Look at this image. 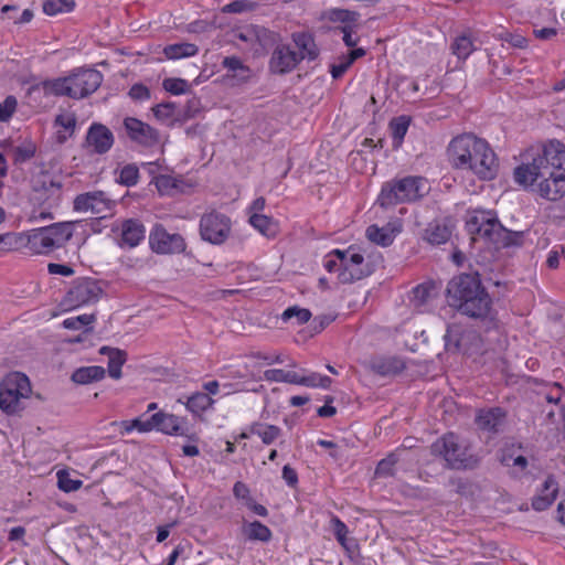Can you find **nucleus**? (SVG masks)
Here are the masks:
<instances>
[{"label":"nucleus","instance_id":"1","mask_svg":"<svg viewBox=\"0 0 565 565\" xmlns=\"http://www.w3.org/2000/svg\"><path fill=\"white\" fill-rule=\"evenodd\" d=\"M514 180L548 201L562 199L565 195V146L548 141L531 162L515 168Z\"/></svg>","mask_w":565,"mask_h":565},{"label":"nucleus","instance_id":"2","mask_svg":"<svg viewBox=\"0 0 565 565\" xmlns=\"http://www.w3.org/2000/svg\"><path fill=\"white\" fill-rule=\"evenodd\" d=\"M447 157L455 169L471 171L481 180H492L498 173V158L489 142L470 132L450 140Z\"/></svg>","mask_w":565,"mask_h":565},{"label":"nucleus","instance_id":"3","mask_svg":"<svg viewBox=\"0 0 565 565\" xmlns=\"http://www.w3.org/2000/svg\"><path fill=\"white\" fill-rule=\"evenodd\" d=\"M446 291L449 306L462 315L475 319H492V300L477 273L454 277Z\"/></svg>","mask_w":565,"mask_h":565},{"label":"nucleus","instance_id":"4","mask_svg":"<svg viewBox=\"0 0 565 565\" xmlns=\"http://www.w3.org/2000/svg\"><path fill=\"white\" fill-rule=\"evenodd\" d=\"M430 449L431 454L441 457L450 469L472 470L480 462V457L471 450L470 445L454 433L438 438Z\"/></svg>","mask_w":565,"mask_h":565},{"label":"nucleus","instance_id":"5","mask_svg":"<svg viewBox=\"0 0 565 565\" xmlns=\"http://www.w3.org/2000/svg\"><path fill=\"white\" fill-rule=\"evenodd\" d=\"M426 185V179L415 175L391 180L382 185L377 203L382 207H390L399 203L416 201L425 194Z\"/></svg>","mask_w":565,"mask_h":565},{"label":"nucleus","instance_id":"6","mask_svg":"<svg viewBox=\"0 0 565 565\" xmlns=\"http://www.w3.org/2000/svg\"><path fill=\"white\" fill-rule=\"evenodd\" d=\"M31 393L29 377L21 372H10L0 382V409L9 416L21 414Z\"/></svg>","mask_w":565,"mask_h":565},{"label":"nucleus","instance_id":"7","mask_svg":"<svg viewBox=\"0 0 565 565\" xmlns=\"http://www.w3.org/2000/svg\"><path fill=\"white\" fill-rule=\"evenodd\" d=\"M73 236V223H55L33 230L29 234V249L34 254H49L62 248Z\"/></svg>","mask_w":565,"mask_h":565},{"label":"nucleus","instance_id":"8","mask_svg":"<svg viewBox=\"0 0 565 565\" xmlns=\"http://www.w3.org/2000/svg\"><path fill=\"white\" fill-rule=\"evenodd\" d=\"M466 226L473 241L483 239L495 246L501 239L500 237L505 235V227L492 211H473L467 220Z\"/></svg>","mask_w":565,"mask_h":565},{"label":"nucleus","instance_id":"9","mask_svg":"<svg viewBox=\"0 0 565 565\" xmlns=\"http://www.w3.org/2000/svg\"><path fill=\"white\" fill-rule=\"evenodd\" d=\"M333 255L340 260L341 270L338 278L342 284H351L372 274V268L364 263L363 255L353 249H334Z\"/></svg>","mask_w":565,"mask_h":565},{"label":"nucleus","instance_id":"10","mask_svg":"<svg viewBox=\"0 0 565 565\" xmlns=\"http://www.w3.org/2000/svg\"><path fill=\"white\" fill-rule=\"evenodd\" d=\"M68 82L71 98L83 99L98 89L102 85L103 74L90 67H77L70 72Z\"/></svg>","mask_w":565,"mask_h":565},{"label":"nucleus","instance_id":"11","mask_svg":"<svg viewBox=\"0 0 565 565\" xmlns=\"http://www.w3.org/2000/svg\"><path fill=\"white\" fill-rule=\"evenodd\" d=\"M231 233V220L218 212L204 214L200 220V235L202 239L220 245L224 243Z\"/></svg>","mask_w":565,"mask_h":565},{"label":"nucleus","instance_id":"12","mask_svg":"<svg viewBox=\"0 0 565 565\" xmlns=\"http://www.w3.org/2000/svg\"><path fill=\"white\" fill-rule=\"evenodd\" d=\"M115 201L110 200L103 191H92L76 195L73 209L79 213H90L99 217L111 214Z\"/></svg>","mask_w":565,"mask_h":565},{"label":"nucleus","instance_id":"13","mask_svg":"<svg viewBox=\"0 0 565 565\" xmlns=\"http://www.w3.org/2000/svg\"><path fill=\"white\" fill-rule=\"evenodd\" d=\"M149 244L157 254H179L185 250L184 238L178 233H169L161 224H157L149 234Z\"/></svg>","mask_w":565,"mask_h":565},{"label":"nucleus","instance_id":"14","mask_svg":"<svg viewBox=\"0 0 565 565\" xmlns=\"http://www.w3.org/2000/svg\"><path fill=\"white\" fill-rule=\"evenodd\" d=\"M124 128L129 139L141 147L152 148L160 141V134L156 128L135 117H126Z\"/></svg>","mask_w":565,"mask_h":565},{"label":"nucleus","instance_id":"15","mask_svg":"<svg viewBox=\"0 0 565 565\" xmlns=\"http://www.w3.org/2000/svg\"><path fill=\"white\" fill-rule=\"evenodd\" d=\"M102 289L93 279H82L76 281L68 290L65 297V303L70 307H79L87 303L96 302Z\"/></svg>","mask_w":565,"mask_h":565},{"label":"nucleus","instance_id":"16","mask_svg":"<svg viewBox=\"0 0 565 565\" xmlns=\"http://www.w3.org/2000/svg\"><path fill=\"white\" fill-rule=\"evenodd\" d=\"M85 142L87 147L92 148L93 152L104 154L114 146L115 137L108 127L94 122L87 130Z\"/></svg>","mask_w":565,"mask_h":565},{"label":"nucleus","instance_id":"17","mask_svg":"<svg viewBox=\"0 0 565 565\" xmlns=\"http://www.w3.org/2000/svg\"><path fill=\"white\" fill-rule=\"evenodd\" d=\"M151 430L156 429L168 435H184L183 420L173 415L158 412L150 416Z\"/></svg>","mask_w":565,"mask_h":565},{"label":"nucleus","instance_id":"18","mask_svg":"<svg viewBox=\"0 0 565 565\" xmlns=\"http://www.w3.org/2000/svg\"><path fill=\"white\" fill-rule=\"evenodd\" d=\"M300 62L298 53L288 45H279L273 53L270 65L277 73H288Z\"/></svg>","mask_w":565,"mask_h":565},{"label":"nucleus","instance_id":"19","mask_svg":"<svg viewBox=\"0 0 565 565\" xmlns=\"http://www.w3.org/2000/svg\"><path fill=\"white\" fill-rule=\"evenodd\" d=\"M436 296L435 282L426 281L413 288L409 301L417 311L424 312Z\"/></svg>","mask_w":565,"mask_h":565},{"label":"nucleus","instance_id":"20","mask_svg":"<svg viewBox=\"0 0 565 565\" xmlns=\"http://www.w3.org/2000/svg\"><path fill=\"white\" fill-rule=\"evenodd\" d=\"M146 228L139 220L129 218L121 224V246L136 247L143 241Z\"/></svg>","mask_w":565,"mask_h":565},{"label":"nucleus","instance_id":"21","mask_svg":"<svg viewBox=\"0 0 565 565\" xmlns=\"http://www.w3.org/2000/svg\"><path fill=\"white\" fill-rule=\"evenodd\" d=\"M31 90H42L44 96H66L71 98L68 76L45 79L31 86Z\"/></svg>","mask_w":565,"mask_h":565},{"label":"nucleus","instance_id":"22","mask_svg":"<svg viewBox=\"0 0 565 565\" xmlns=\"http://www.w3.org/2000/svg\"><path fill=\"white\" fill-rule=\"evenodd\" d=\"M558 493V484L554 477L548 476L539 494L532 500V508L536 511H544L553 504Z\"/></svg>","mask_w":565,"mask_h":565},{"label":"nucleus","instance_id":"23","mask_svg":"<svg viewBox=\"0 0 565 565\" xmlns=\"http://www.w3.org/2000/svg\"><path fill=\"white\" fill-rule=\"evenodd\" d=\"M292 40L298 49V57L300 61H315L319 56V49L311 34L298 32L292 34Z\"/></svg>","mask_w":565,"mask_h":565},{"label":"nucleus","instance_id":"24","mask_svg":"<svg viewBox=\"0 0 565 565\" xmlns=\"http://www.w3.org/2000/svg\"><path fill=\"white\" fill-rule=\"evenodd\" d=\"M366 51L362 47H356L348 54H342L338 57L337 62L330 65V73L333 79L341 78L351 65L360 57H363Z\"/></svg>","mask_w":565,"mask_h":565},{"label":"nucleus","instance_id":"25","mask_svg":"<svg viewBox=\"0 0 565 565\" xmlns=\"http://www.w3.org/2000/svg\"><path fill=\"white\" fill-rule=\"evenodd\" d=\"M266 29L257 25H247L236 32L235 38L246 43L252 50L257 52L264 46L263 38L266 35Z\"/></svg>","mask_w":565,"mask_h":565},{"label":"nucleus","instance_id":"26","mask_svg":"<svg viewBox=\"0 0 565 565\" xmlns=\"http://www.w3.org/2000/svg\"><path fill=\"white\" fill-rule=\"evenodd\" d=\"M504 415L505 414L501 408L495 407L488 411H481L477 415L476 422L481 429L495 431L502 424Z\"/></svg>","mask_w":565,"mask_h":565},{"label":"nucleus","instance_id":"27","mask_svg":"<svg viewBox=\"0 0 565 565\" xmlns=\"http://www.w3.org/2000/svg\"><path fill=\"white\" fill-rule=\"evenodd\" d=\"M105 369L98 365L83 366L75 370L72 374V381L77 384H89L105 377Z\"/></svg>","mask_w":565,"mask_h":565},{"label":"nucleus","instance_id":"28","mask_svg":"<svg viewBox=\"0 0 565 565\" xmlns=\"http://www.w3.org/2000/svg\"><path fill=\"white\" fill-rule=\"evenodd\" d=\"M242 532L249 541L269 542L273 536L269 527L259 521L244 522Z\"/></svg>","mask_w":565,"mask_h":565},{"label":"nucleus","instance_id":"29","mask_svg":"<svg viewBox=\"0 0 565 565\" xmlns=\"http://www.w3.org/2000/svg\"><path fill=\"white\" fill-rule=\"evenodd\" d=\"M248 430L249 434L258 436L265 445H271L281 435L280 427L259 422L253 423Z\"/></svg>","mask_w":565,"mask_h":565},{"label":"nucleus","instance_id":"30","mask_svg":"<svg viewBox=\"0 0 565 565\" xmlns=\"http://www.w3.org/2000/svg\"><path fill=\"white\" fill-rule=\"evenodd\" d=\"M366 237L372 242L380 246L386 247L390 246L395 237L394 231L390 227V225L380 227L375 224L370 225L366 228Z\"/></svg>","mask_w":565,"mask_h":565},{"label":"nucleus","instance_id":"31","mask_svg":"<svg viewBox=\"0 0 565 565\" xmlns=\"http://www.w3.org/2000/svg\"><path fill=\"white\" fill-rule=\"evenodd\" d=\"M409 125L411 117L405 115L398 116L391 120L390 129L393 138V148L397 149L402 146Z\"/></svg>","mask_w":565,"mask_h":565},{"label":"nucleus","instance_id":"32","mask_svg":"<svg viewBox=\"0 0 565 565\" xmlns=\"http://www.w3.org/2000/svg\"><path fill=\"white\" fill-rule=\"evenodd\" d=\"M450 50L459 60L465 61L476 50V46L471 35L463 33L455 38Z\"/></svg>","mask_w":565,"mask_h":565},{"label":"nucleus","instance_id":"33","mask_svg":"<svg viewBox=\"0 0 565 565\" xmlns=\"http://www.w3.org/2000/svg\"><path fill=\"white\" fill-rule=\"evenodd\" d=\"M249 223L264 236L274 237L277 233V223L274 218L262 213L250 214Z\"/></svg>","mask_w":565,"mask_h":565},{"label":"nucleus","instance_id":"34","mask_svg":"<svg viewBox=\"0 0 565 565\" xmlns=\"http://www.w3.org/2000/svg\"><path fill=\"white\" fill-rule=\"evenodd\" d=\"M451 236V230L440 223H430L425 231V238L433 245L445 244Z\"/></svg>","mask_w":565,"mask_h":565},{"label":"nucleus","instance_id":"35","mask_svg":"<svg viewBox=\"0 0 565 565\" xmlns=\"http://www.w3.org/2000/svg\"><path fill=\"white\" fill-rule=\"evenodd\" d=\"M213 404L214 399L206 393L196 392L188 398L185 406L191 413L199 415L212 408Z\"/></svg>","mask_w":565,"mask_h":565},{"label":"nucleus","instance_id":"36","mask_svg":"<svg viewBox=\"0 0 565 565\" xmlns=\"http://www.w3.org/2000/svg\"><path fill=\"white\" fill-rule=\"evenodd\" d=\"M199 49L192 43H175L164 47L163 54L169 60H179L183 57L194 56Z\"/></svg>","mask_w":565,"mask_h":565},{"label":"nucleus","instance_id":"37","mask_svg":"<svg viewBox=\"0 0 565 565\" xmlns=\"http://www.w3.org/2000/svg\"><path fill=\"white\" fill-rule=\"evenodd\" d=\"M22 247L29 248V235L22 233H7L0 235V250L9 252Z\"/></svg>","mask_w":565,"mask_h":565},{"label":"nucleus","instance_id":"38","mask_svg":"<svg viewBox=\"0 0 565 565\" xmlns=\"http://www.w3.org/2000/svg\"><path fill=\"white\" fill-rule=\"evenodd\" d=\"M373 370L380 375H395L404 370V363L396 358L383 359L373 364Z\"/></svg>","mask_w":565,"mask_h":565},{"label":"nucleus","instance_id":"39","mask_svg":"<svg viewBox=\"0 0 565 565\" xmlns=\"http://www.w3.org/2000/svg\"><path fill=\"white\" fill-rule=\"evenodd\" d=\"M139 181V168L135 163H128L119 169L116 182L125 186H135Z\"/></svg>","mask_w":565,"mask_h":565},{"label":"nucleus","instance_id":"40","mask_svg":"<svg viewBox=\"0 0 565 565\" xmlns=\"http://www.w3.org/2000/svg\"><path fill=\"white\" fill-rule=\"evenodd\" d=\"M74 7V0H45L43 2V12L47 15H56L70 12Z\"/></svg>","mask_w":565,"mask_h":565},{"label":"nucleus","instance_id":"41","mask_svg":"<svg viewBox=\"0 0 565 565\" xmlns=\"http://www.w3.org/2000/svg\"><path fill=\"white\" fill-rule=\"evenodd\" d=\"M127 360V353L122 350L111 351L108 356V374L111 379L118 380L121 377V366Z\"/></svg>","mask_w":565,"mask_h":565},{"label":"nucleus","instance_id":"42","mask_svg":"<svg viewBox=\"0 0 565 565\" xmlns=\"http://www.w3.org/2000/svg\"><path fill=\"white\" fill-rule=\"evenodd\" d=\"M462 328L458 324H450L444 335L447 351H457L461 348Z\"/></svg>","mask_w":565,"mask_h":565},{"label":"nucleus","instance_id":"43","mask_svg":"<svg viewBox=\"0 0 565 565\" xmlns=\"http://www.w3.org/2000/svg\"><path fill=\"white\" fill-rule=\"evenodd\" d=\"M36 147L33 142L26 141L11 150L14 163H23L34 157Z\"/></svg>","mask_w":565,"mask_h":565},{"label":"nucleus","instance_id":"44","mask_svg":"<svg viewBox=\"0 0 565 565\" xmlns=\"http://www.w3.org/2000/svg\"><path fill=\"white\" fill-rule=\"evenodd\" d=\"M152 113H153V116L159 121H163V122L171 118H174L177 120V117H178L177 106L174 103H170V102L161 103V104L153 106Z\"/></svg>","mask_w":565,"mask_h":565},{"label":"nucleus","instance_id":"45","mask_svg":"<svg viewBox=\"0 0 565 565\" xmlns=\"http://www.w3.org/2000/svg\"><path fill=\"white\" fill-rule=\"evenodd\" d=\"M397 460L398 459L395 454H391L386 458L382 459L376 466L375 476L379 478L393 477Z\"/></svg>","mask_w":565,"mask_h":565},{"label":"nucleus","instance_id":"46","mask_svg":"<svg viewBox=\"0 0 565 565\" xmlns=\"http://www.w3.org/2000/svg\"><path fill=\"white\" fill-rule=\"evenodd\" d=\"M201 107H202V105H201L200 98H198V97L190 98L186 102L184 108L182 110L178 111L177 120L178 121H186L191 118H194L201 111Z\"/></svg>","mask_w":565,"mask_h":565},{"label":"nucleus","instance_id":"47","mask_svg":"<svg viewBox=\"0 0 565 565\" xmlns=\"http://www.w3.org/2000/svg\"><path fill=\"white\" fill-rule=\"evenodd\" d=\"M332 380L329 376L321 375L317 372H310L302 375V386L329 388Z\"/></svg>","mask_w":565,"mask_h":565},{"label":"nucleus","instance_id":"48","mask_svg":"<svg viewBox=\"0 0 565 565\" xmlns=\"http://www.w3.org/2000/svg\"><path fill=\"white\" fill-rule=\"evenodd\" d=\"M360 18V14L355 11H350L345 9H334L330 13V20L333 22H341L344 25H352L356 23Z\"/></svg>","mask_w":565,"mask_h":565},{"label":"nucleus","instance_id":"49","mask_svg":"<svg viewBox=\"0 0 565 565\" xmlns=\"http://www.w3.org/2000/svg\"><path fill=\"white\" fill-rule=\"evenodd\" d=\"M292 318H296L297 319V322L298 324H302V323H306L310 320L311 318V312L306 309V308H299L297 306H292V307H289L287 308L282 315H281V319L284 321H288Z\"/></svg>","mask_w":565,"mask_h":565},{"label":"nucleus","instance_id":"50","mask_svg":"<svg viewBox=\"0 0 565 565\" xmlns=\"http://www.w3.org/2000/svg\"><path fill=\"white\" fill-rule=\"evenodd\" d=\"M83 482L78 479H72L66 471L57 472V486L64 492H73L82 487Z\"/></svg>","mask_w":565,"mask_h":565},{"label":"nucleus","instance_id":"51","mask_svg":"<svg viewBox=\"0 0 565 565\" xmlns=\"http://www.w3.org/2000/svg\"><path fill=\"white\" fill-rule=\"evenodd\" d=\"M18 107V100L13 95H9L0 103V121L7 122L13 116Z\"/></svg>","mask_w":565,"mask_h":565},{"label":"nucleus","instance_id":"52","mask_svg":"<svg viewBox=\"0 0 565 565\" xmlns=\"http://www.w3.org/2000/svg\"><path fill=\"white\" fill-rule=\"evenodd\" d=\"M333 534L337 539V541L340 543L341 546H343L345 550H349L348 545V526L344 522H342L339 518L334 516L331 520Z\"/></svg>","mask_w":565,"mask_h":565},{"label":"nucleus","instance_id":"53","mask_svg":"<svg viewBox=\"0 0 565 565\" xmlns=\"http://www.w3.org/2000/svg\"><path fill=\"white\" fill-rule=\"evenodd\" d=\"M500 238L497 247L522 246L524 232H512L505 228V235H502Z\"/></svg>","mask_w":565,"mask_h":565},{"label":"nucleus","instance_id":"54","mask_svg":"<svg viewBox=\"0 0 565 565\" xmlns=\"http://www.w3.org/2000/svg\"><path fill=\"white\" fill-rule=\"evenodd\" d=\"M162 86L170 94L181 95L186 92L189 84L185 79L170 77L163 81Z\"/></svg>","mask_w":565,"mask_h":565},{"label":"nucleus","instance_id":"55","mask_svg":"<svg viewBox=\"0 0 565 565\" xmlns=\"http://www.w3.org/2000/svg\"><path fill=\"white\" fill-rule=\"evenodd\" d=\"M94 320L95 318L92 315H82L65 319L63 327L68 330H78L84 326L90 324Z\"/></svg>","mask_w":565,"mask_h":565},{"label":"nucleus","instance_id":"56","mask_svg":"<svg viewBox=\"0 0 565 565\" xmlns=\"http://www.w3.org/2000/svg\"><path fill=\"white\" fill-rule=\"evenodd\" d=\"M128 96L134 102H145L150 99L151 93L146 85L141 83H136L129 88Z\"/></svg>","mask_w":565,"mask_h":565},{"label":"nucleus","instance_id":"57","mask_svg":"<svg viewBox=\"0 0 565 565\" xmlns=\"http://www.w3.org/2000/svg\"><path fill=\"white\" fill-rule=\"evenodd\" d=\"M154 183L161 193H169L177 188V180L170 175L160 174L154 178Z\"/></svg>","mask_w":565,"mask_h":565},{"label":"nucleus","instance_id":"58","mask_svg":"<svg viewBox=\"0 0 565 565\" xmlns=\"http://www.w3.org/2000/svg\"><path fill=\"white\" fill-rule=\"evenodd\" d=\"M122 425L125 426V430L128 433L132 431L134 429H137L141 433L151 430L150 417L147 419L136 418L130 422H124Z\"/></svg>","mask_w":565,"mask_h":565},{"label":"nucleus","instance_id":"59","mask_svg":"<svg viewBox=\"0 0 565 565\" xmlns=\"http://www.w3.org/2000/svg\"><path fill=\"white\" fill-rule=\"evenodd\" d=\"M342 33V40L348 47H354L359 42V36L352 25H343L339 28Z\"/></svg>","mask_w":565,"mask_h":565},{"label":"nucleus","instance_id":"60","mask_svg":"<svg viewBox=\"0 0 565 565\" xmlns=\"http://www.w3.org/2000/svg\"><path fill=\"white\" fill-rule=\"evenodd\" d=\"M223 66L231 72H243L248 73L249 68L245 66L242 61L236 56H227L223 60Z\"/></svg>","mask_w":565,"mask_h":565},{"label":"nucleus","instance_id":"61","mask_svg":"<svg viewBox=\"0 0 565 565\" xmlns=\"http://www.w3.org/2000/svg\"><path fill=\"white\" fill-rule=\"evenodd\" d=\"M501 39L516 49H524L527 45V40L521 34L505 32L502 34Z\"/></svg>","mask_w":565,"mask_h":565},{"label":"nucleus","instance_id":"62","mask_svg":"<svg viewBox=\"0 0 565 565\" xmlns=\"http://www.w3.org/2000/svg\"><path fill=\"white\" fill-rule=\"evenodd\" d=\"M250 4L244 0H235L225 4L222 9L224 13H242L247 11Z\"/></svg>","mask_w":565,"mask_h":565},{"label":"nucleus","instance_id":"63","mask_svg":"<svg viewBox=\"0 0 565 565\" xmlns=\"http://www.w3.org/2000/svg\"><path fill=\"white\" fill-rule=\"evenodd\" d=\"M563 387L558 383H554L548 392L545 393L544 398L552 404H558L562 399Z\"/></svg>","mask_w":565,"mask_h":565},{"label":"nucleus","instance_id":"64","mask_svg":"<svg viewBox=\"0 0 565 565\" xmlns=\"http://www.w3.org/2000/svg\"><path fill=\"white\" fill-rule=\"evenodd\" d=\"M47 270L51 275H62V276H72L74 274V269L67 265L50 263L47 265Z\"/></svg>","mask_w":565,"mask_h":565}]
</instances>
